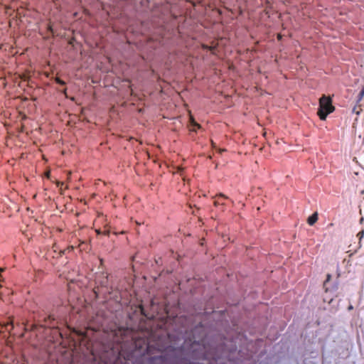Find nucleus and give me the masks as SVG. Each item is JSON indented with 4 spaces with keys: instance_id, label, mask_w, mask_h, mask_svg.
<instances>
[{
    "instance_id": "1",
    "label": "nucleus",
    "mask_w": 364,
    "mask_h": 364,
    "mask_svg": "<svg viewBox=\"0 0 364 364\" xmlns=\"http://www.w3.org/2000/svg\"><path fill=\"white\" fill-rule=\"evenodd\" d=\"M335 107L333 105V99L330 96L322 95L319 98V106L318 108V115L319 119L325 121L328 114L333 112Z\"/></svg>"
},
{
    "instance_id": "2",
    "label": "nucleus",
    "mask_w": 364,
    "mask_h": 364,
    "mask_svg": "<svg viewBox=\"0 0 364 364\" xmlns=\"http://www.w3.org/2000/svg\"><path fill=\"white\" fill-rule=\"evenodd\" d=\"M318 215L317 212H314L311 215H309L307 218V223L312 226L314 225L316 221L318 220Z\"/></svg>"
},
{
    "instance_id": "3",
    "label": "nucleus",
    "mask_w": 364,
    "mask_h": 364,
    "mask_svg": "<svg viewBox=\"0 0 364 364\" xmlns=\"http://www.w3.org/2000/svg\"><path fill=\"white\" fill-rule=\"evenodd\" d=\"M200 128H201L200 125L198 122H196V121L193 120L191 122V124H190V130H191V132H196Z\"/></svg>"
},
{
    "instance_id": "4",
    "label": "nucleus",
    "mask_w": 364,
    "mask_h": 364,
    "mask_svg": "<svg viewBox=\"0 0 364 364\" xmlns=\"http://www.w3.org/2000/svg\"><path fill=\"white\" fill-rule=\"evenodd\" d=\"M226 199L227 198L225 196H221L214 200V204L215 206H218L219 205H225L224 200Z\"/></svg>"
},
{
    "instance_id": "5",
    "label": "nucleus",
    "mask_w": 364,
    "mask_h": 364,
    "mask_svg": "<svg viewBox=\"0 0 364 364\" xmlns=\"http://www.w3.org/2000/svg\"><path fill=\"white\" fill-rule=\"evenodd\" d=\"M363 97H364V86L363 87V88L361 89V90L360 91L359 94L357 96L356 104H359Z\"/></svg>"
},
{
    "instance_id": "6",
    "label": "nucleus",
    "mask_w": 364,
    "mask_h": 364,
    "mask_svg": "<svg viewBox=\"0 0 364 364\" xmlns=\"http://www.w3.org/2000/svg\"><path fill=\"white\" fill-rule=\"evenodd\" d=\"M65 253V250H60L58 252L57 250H53V255H52L53 257H61Z\"/></svg>"
},
{
    "instance_id": "7",
    "label": "nucleus",
    "mask_w": 364,
    "mask_h": 364,
    "mask_svg": "<svg viewBox=\"0 0 364 364\" xmlns=\"http://www.w3.org/2000/svg\"><path fill=\"white\" fill-rule=\"evenodd\" d=\"M357 237H358L359 240H360V243L361 242V240L364 237V230H361L360 231H359L357 234Z\"/></svg>"
},
{
    "instance_id": "8",
    "label": "nucleus",
    "mask_w": 364,
    "mask_h": 364,
    "mask_svg": "<svg viewBox=\"0 0 364 364\" xmlns=\"http://www.w3.org/2000/svg\"><path fill=\"white\" fill-rule=\"evenodd\" d=\"M357 105H358V104H356V105L353 107V109H352V112H353V113H355L356 115H358H358H360V114L361 109H359V110H358V109H357V106H356Z\"/></svg>"
},
{
    "instance_id": "9",
    "label": "nucleus",
    "mask_w": 364,
    "mask_h": 364,
    "mask_svg": "<svg viewBox=\"0 0 364 364\" xmlns=\"http://www.w3.org/2000/svg\"><path fill=\"white\" fill-rule=\"evenodd\" d=\"M237 350V347L235 343L231 345V348L229 349L230 353H234Z\"/></svg>"
},
{
    "instance_id": "10",
    "label": "nucleus",
    "mask_w": 364,
    "mask_h": 364,
    "mask_svg": "<svg viewBox=\"0 0 364 364\" xmlns=\"http://www.w3.org/2000/svg\"><path fill=\"white\" fill-rule=\"evenodd\" d=\"M331 274H327V275H326V280H325V281H324V282H323V285H324V286H326V285H327V283H328V282H329V281L331 280Z\"/></svg>"
},
{
    "instance_id": "11",
    "label": "nucleus",
    "mask_w": 364,
    "mask_h": 364,
    "mask_svg": "<svg viewBox=\"0 0 364 364\" xmlns=\"http://www.w3.org/2000/svg\"><path fill=\"white\" fill-rule=\"evenodd\" d=\"M63 185V182H58L57 183V186L59 187L60 186H62Z\"/></svg>"
},
{
    "instance_id": "12",
    "label": "nucleus",
    "mask_w": 364,
    "mask_h": 364,
    "mask_svg": "<svg viewBox=\"0 0 364 364\" xmlns=\"http://www.w3.org/2000/svg\"><path fill=\"white\" fill-rule=\"evenodd\" d=\"M353 306H352V305H350V306H348V309L349 310H350V309H353Z\"/></svg>"
}]
</instances>
